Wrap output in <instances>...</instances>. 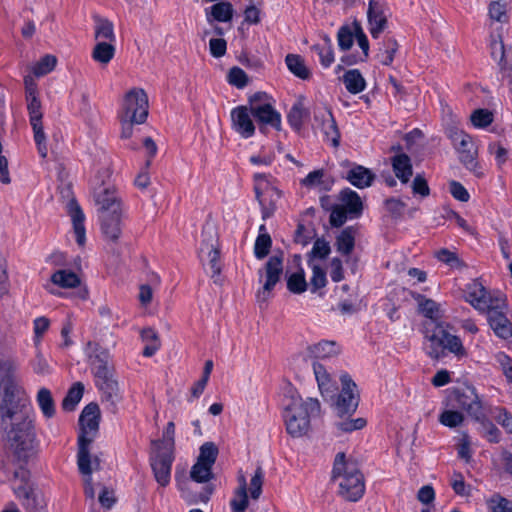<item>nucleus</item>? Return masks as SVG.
<instances>
[{
	"instance_id": "nucleus-1",
	"label": "nucleus",
	"mask_w": 512,
	"mask_h": 512,
	"mask_svg": "<svg viewBox=\"0 0 512 512\" xmlns=\"http://www.w3.org/2000/svg\"><path fill=\"white\" fill-rule=\"evenodd\" d=\"M7 396L0 402L1 425L6 433L10 449L19 460H28L38 449L35 431V415L22 400Z\"/></svg>"
},
{
	"instance_id": "nucleus-2",
	"label": "nucleus",
	"mask_w": 512,
	"mask_h": 512,
	"mask_svg": "<svg viewBox=\"0 0 512 512\" xmlns=\"http://www.w3.org/2000/svg\"><path fill=\"white\" fill-rule=\"evenodd\" d=\"M99 420L100 409L96 403L85 406L79 418L81 433L78 437L77 464L84 478L85 495L92 500L96 495L92 473L99 468V460L97 457H91L89 446L98 433Z\"/></svg>"
},
{
	"instance_id": "nucleus-3",
	"label": "nucleus",
	"mask_w": 512,
	"mask_h": 512,
	"mask_svg": "<svg viewBox=\"0 0 512 512\" xmlns=\"http://www.w3.org/2000/svg\"><path fill=\"white\" fill-rule=\"evenodd\" d=\"M319 414L320 403L317 399L308 397L303 400L300 396H292L284 411L287 432L293 437L306 434L310 420Z\"/></svg>"
},
{
	"instance_id": "nucleus-4",
	"label": "nucleus",
	"mask_w": 512,
	"mask_h": 512,
	"mask_svg": "<svg viewBox=\"0 0 512 512\" xmlns=\"http://www.w3.org/2000/svg\"><path fill=\"white\" fill-rule=\"evenodd\" d=\"M332 480L338 483L340 495L349 501H358L364 494L363 476L352 462H347L344 453L335 456Z\"/></svg>"
},
{
	"instance_id": "nucleus-5",
	"label": "nucleus",
	"mask_w": 512,
	"mask_h": 512,
	"mask_svg": "<svg viewBox=\"0 0 512 512\" xmlns=\"http://www.w3.org/2000/svg\"><path fill=\"white\" fill-rule=\"evenodd\" d=\"M174 435L175 425L168 422L162 440L153 441L154 454L150 458L154 478L157 483L166 487L170 483L171 468L174 461Z\"/></svg>"
},
{
	"instance_id": "nucleus-6",
	"label": "nucleus",
	"mask_w": 512,
	"mask_h": 512,
	"mask_svg": "<svg viewBox=\"0 0 512 512\" xmlns=\"http://www.w3.org/2000/svg\"><path fill=\"white\" fill-rule=\"evenodd\" d=\"M85 354L88 357L98 388L110 397L116 395L118 383L113 377L108 350L102 348L98 343L88 342L85 347Z\"/></svg>"
},
{
	"instance_id": "nucleus-7",
	"label": "nucleus",
	"mask_w": 512,
	"mask_h": 512,
	"mask_svg": "<svg viewBox=\"0 0 512 512\" xmlns=\"http://www.w3.org/2000/svg\"><path fill=\"white\" fill-rule=\"evenodd\" d=\"M445 131L459 155L460 162L476 176L481 177L483 172L477 161L478 149L472 137L455 123L447 125Z\"/></svg>"
},
{
	"instance_id": "nucleus-8",
	"label": "nucleus",
	"mask_w": 512,
	"mask_h": 512,
	"mask_svg": "<svg viewBox=\"0 0 512 512\" xmlns=\"http://www.w3.org/2000/svg\"><path fill=\"white\" fill-rule=\"evenodd\" d=\"M25 94L29 120L34 132V140L41 157L47 156L46 136L42 125L41 102L38 98L37 86L32 77L27 76L24 79Z\"/></svg>"
},
{
	"instance_id": "nucleus-9",
	"label": "nucleus",
	"mask_w": 512,
	"mask_h": 512,
	"mask_svg": "<svg viewBox=\"0 0 512 512\" xmlns=\"http://www.w3.org/2000/svg\"><path fill=\"white\" fill-rule=\"evenodd\" d=\"M424 348L427 355L433 359L443 358L446 352L458 358L466 355L461 339L441 327H437L431 335L426 336Z\"/></svg>"
},
{
	"instance_id": "nucleus-10",
	"label": "nucleus",
	"mask_w": 512,
	"mask_h": 512,
	"mask_svg": "<svg viewBox=\"0 0 512 512\" xmlns=\"http://www.w3.org/2000/svg\"><path fill=\"white\" fill-rule=\"evenodd\" d=\"M340 203L332 208L330 223L333 226H342L348 218L361 215L363 203L359 194L350 188L343 189L339 194Z\"/></svg>"
},
{
	"instance_id": "nucleus-11",
	"label": "nucleus",
	"mask_w": 512,
	"mask_h": 512,
	"mask_svg": "<svg viewBox=\"0 0 512 512\" xmlns=\"http://www.w3.org/2000/svg\"><path fill=\"white\" fill-rule=\"evenodd\" d=\"M465 298L480 312H485L489 308L505 306V297L501 292L489 293L482 282L477 279L466 285Z\"/></svg>"
},
{
	"instance_id": "nucleus-12",
	"label": "nucleus",
	"mask_w": 512,
	"mask_h": 512,
	"mask_svg": "<svg viewBox=\"0 0 512 512\" xmlns=\"http://www.w3.org/2000/svg\"><path fill=\"white\" fill-rule=\"evenodd\" d=\"M283 274V259L280 256H271L263 269L258 271L259 282L262 287L257 291L256 298L259 303H266L272 296V291L280 281Z\"/></svg>"
},
{
	"instance_id": "nucleus-13",
	"label": "nucleus",
	"mask_w": 512,
	"mask_h": 512,
	"mask_svg": "<svg viewBox=\"0 0 512 512\" xmlns=\"http://www.w3.org/2000/svg\"><path fill=\"white\" fill-rule=\"evenodd\" d=\"M489 48L491 57L495 62H497L503 77L511 86L512 92V47L504 45L502 39V28L496 27L492 31L490 35Z\"/></svg>"
},
{
	"instance_id": "nucleus-14",
	"label": "nucleus",
	"mask_w": 512,
	"mask_h": 512,
	"mask_svg": "<svg viewBox=\"0 0 512 512\" xmlns=\"http://www.w3.org/2000/svg\"><path fill=\"white\" fill-rule=\"evenodd\" d=\"M120 116L126 117L128 121L142 124L148 116V97L141 88H133L124 97Z\"/></svg>"
},
{
	"instance_id": "nucleus-15",
	"label": "nucleus",
	"mask_w": 512,
	"mask_h": 512,
	"mask_svg": "<svg viewBox=\"0 0 512 512\" xmlns=\"http://www.w3.org/2000/svg\"><path fill=\"white\" fill-rule=\"evenodd\" d=\"M450 402L454 408L466 411L469 416L477 421L484 418L481 400L473 386L465 385L456 388L452 393Z\"/></svg>"
},
{
	"instance_id": "nucleus-16",
	"label": "nucleus",
	"mask_w": 512,
	"mask_h": 512,
	"mask_svg": "<svg viewBox=\"0 0 512 512\" xmlns=\"http://www.w3.org/2000/svg\"><path fill=\"white\" fill-rule=\"evenodd\" d=\"M266 99V93H256L252 96L250 98L251 113L259 123L279 129L281 116L270 103L265 101Z\"/></svg>"
},
{
	"instance_id": "nucleus-17",
	"label": "nucleus",
	"mask_w": 512,
	"mask_h": 512,
	"mask_svg": "<svg viewBox=\"0 0 512 512\" xmlns=\"http://www.w3.org/2000/svg\"><path fill=\"white\" fill-rule=\"evenodd\" d=\"M255 192L262 207V217L264 219L271 217L276 209V202L281 197V192L270 185L264 175H256Z\"/></svg>"
},
{
	"instance_id": "nucleus-18",
	"label": "nucleus",
	"mask_w": 512,
	"mask_h": 512,
	"mask_svg": "<svg viewBox=\"0 0 512 512\" xmlns=\"http://www.w3.org/2000/svg\"><path fill=\"white\" fill-rule=\"evenodd\" d=\"M340 381L342 389L335 402V407L339 414H349L354 412L358 406L357 386L348 374H342Z\"/></svg>"
},
{
	"instance_id": "nucleus-19",
	"label": "nucleus",
	"mask_w": 512,
	"mask_h": 512,
	"mask_svg": "<svg viewBox=\"0 0 512 512\" xmlns=\"http://www.w3.org/2000/svg\"><path fill=\"white\" fill-rule=\"evenodd\" d=\"M388 8L377 0H369L367 19L368 30L371 36L376 39L387 28L388 24Z\"/></svg>"
},
{
	"instance_id": "nucleus-20",
	"label": "nucleus",
	"mask_w": 512,
	"mask_h": 512,
	"mask_svg": "<svg viewBox=\"0 0 512 512\" xmlns=\"http://www.w3.org/2000/svg\"><path fill=\"white\" fill-rule=\"evenodd\" d=\"M95 203L101 214L120 213V202L116 195V191L110 185H105L102 181L101 185L96 182L93 188Z\"/></svg>"
},
{
	"instance_id": "nucleus-21",
	"label": "nucleus",
	"mask_w": 512,
	"mask_h": 512,
	"mask_svg": "<svg viewBox=\"0 0 512 512\" xmlns=\"http://www.w3.org/2000/svg\"><path fill=\"white\" fill-rule=\"evenodd\" d=\"M252 116L251 108L247 106H237L230 112L232 129L245 139L252 137L255 133Z\"/></svg>"
},
{
	"instance_id": "nucleus-22",
	"label": "nucleus",
	"mask_w": 512,
	"mask_h": 512,
	"mask_svg": "<svg viewBox=\"0 0 512 512\" xmlns=\"http://www.w3.org/2000/svg\"><path fill=\"white\" fill-rule=\"evenodd\" d=\"M14 491L27 510L31 512H46V501L43 495L36 491L30 484L25 483L15 486Z\"/></svg>"
},
{
	"instance_id": "nucleus-23",
	"label": "nucleus",
	"mask_w": 512,
	"mask_h": 512,
	"mask_svg": "<svg viewBox=\"0 0 512 512\" xmlns=\"http://www.w3.org/2000/svg\"><path fill=\"white\" fill-rule=\"evenodd\" d=\"M15 363L11 359H0V389L3 390V396L0 402H4L7 396H13V400H21L20 389L13 382V372Z\"/></svg>"
},
{
	"instance_id": "nucleus-24",
	"label": "nucleus",
	"mask_w": 512,
	"mask_h": 512,
	"mask_svg": "<svg viewBox=\"0 0 512 512\" xmlns=\"http://www.w3.org/2000/svg\"><path fill=\"white\" fill-rule=\"evenodd\" d=\"M316 127L321 130L327 141H330L334 147L339 145L340 133L336 122L330 111L321 109L314 115Z\"/></svg>"
},
{
	"instance_id": "nucleus-25",
	"label": "nucleus",
	"mask_w": 512,
	"mask_h": 512,
	"mask_svg": "<svg viewBox=\"0 0 512 512\" xmlns=\"http://www.w3.org/2000/svg\"><path fill=\"white\" fill-rule=\"evenodd\" d=\"M486 312L488 313L489 325L494 333L504 340L511 338L512 325L500 308H489Z\"/></svg>"
},
{
	"instance_id": "nucleus-26",
	"label": "nucleus",
	"mask_w": 512,
	"mask_h": 512,
	"mask_svg": "<svg viewBox=\"0 0 512 512\" xmlns=\"http://www.w3.org/2000/svg\"><path fill=\"white\" fill-rule=\"evenodd\" d=\"M67 211L69 216L71 217L73 224V231L75 235V239L77 244L82 247L86 242V231L84 226L85 216L75 200H70L67 203Z\"/></svg>"
},
{
	"instance_id": "nucleus-27",
	"label": "nucleus",
	"mask_w": 512,
	"mask_h": 512,
	"mask_svg": "<svg viewBox=\"0 0 512 512\" xmlns=\"http://www.w3.org/2000/svg\"><path fill=\"white\" fill-rule=\"evenodd\" d=\"M205 18L209 25L216 22H230L233 18L234 9L230 2L219 1L204 9Z\"/></svg>"
},
{
	"instance_id": "nucleus-28",
	"label": "nucleus",
	"mask_w": 512,
	"mask_h": 512,
	"mask_svg": "<svg viewBox=\"0 0 512 512\" xmlns=\"http://www.w3.org/2000/svg\"><path fill=\"white\" fill-rule=\"evenodd\" d=\"M340 353V346L334 341L323 340L306 348L307 357L314 361L330 359Z\"/></svg>"
},
{
	"instance_id": "nucleus-29",
	"label": "nucleus",
	"mask_w": 512,
	"mask_h": 512,
	"mask_svg": "<svg viewBox=\"0 0 512 512\" xmlns=\"http://www.w3.org/2000/svg\"><path fill=\"white\" fill-rule=\"evenodd\" d=\"M345 178L353 186L364 189L372 185L375 175L370 169L354 164L347 170Z\"/></svg>"
},
{
	"instance_id": "nucleus-30",
	"label": "nucleus",
	"mask_w": 512,
	"mask_h": 512,
	"mask_svg": "<svg viewBox=\"0 0 512 512\" xmlns=\"http://www.w3.org/2000/svg\"><path fill=\"white\" fill-rule=\"evenodd\" d=\"M35 400L45 419H52L56 415V403L48 388L41 387L37 391Z\"/></svg>"
},
{
	"instance_id": "nucleus-31",
	"label": "nucleus",
	"mask_w": 512,
	"mask_h": 512,
	"mask_svg": "<svg viewBox=\"0 0 512 512\" xmlns=\"http://www.w3.org/2000/svg\"><path fill=\"white\" fill-rule=\"evenodd\" d=\"M315 379L322 396H328L334 389V382L326 367L319 361L312 364Z\"/></svg>"
},
{
	"instance_id": "nucleus-32",
	"label": "nucleus",
	"mask_w": 512,
	"mask_h": 512,
	"mask_svg": "<svg viewBox=\"0 0 512 512\" xmlns=\"http://www.w3.org/2000/svg\"><path fill=\"white\" fill-rule=\"evenodd\" d=\"M415 300L417 301L419 312L426 318L437 321L443 316L444 310L441 304L420 294L415 296Z\"/></svg>"
},
{
	"instance_id": "nucleus-33",
	"label": "nucleus",
	"mask_w": 512,
	"mask_h": 512,
	"mask_svg": "<svg viewBox=\"0 0 512 512\" xmlns=\"http://www.w3.org/2000/svg\"><path fill=\"white\" fill-rule=\"evenodd\" d=\"M391 163L396 177L402 183H407L412 176V164L409 156L404 153L397 154L391 159Z\"/></svg>"
},
{
	"instance_id": "nucleus-34",
	"label": "nucleus",
	"mask_w": 512,
	"mask_h": 512,
	"mask_svg": "<svg viewBox=\"0 0 512 512\" xmlns=\"http://www.w3.org/2000/svg\"><path fill=\"white\" fill-rule=\"evenodd\" d=\"M100 219L103 234L111 240H116L121 233L120 213L101 214Z\"/></svg>"
},
{
	"instance_id": "nucleus-35",
	"label": "nucleus",
	"mask_w": 512,
	"mask_h": 512,
	"mask_svg": "<svg viewBox=\"0 0 512 512\" xmlns=\"http://www.w3.org/2000/svg\"><path fill=\"white\" fill-rule=\"evenodd\" d=\"M343 83L351 94H358L366 88V81L359 70L351 69L344 73Z\"/></svg>"
},
{
	"instance_id": "nucleus-36",
	"label": "nucleus",
	"mask_w": 512,
	"mask_h": 512,
	"mask_svg": "<svg viewBox=\"0 0 512 512\" xmlns=\"http://www.w3.org/2000/svg\"><path fill=\"white\" fill-rule=\"evenodd\" d=\"M51 282L61 288H75L80 284L79 277L72 271L60 269L51 275Z\"/></svg>"
},
{
	"instance_id": "nucleus-37",
	"label": "nucleus",
	"mask_w": 512,
	"mask_h": 512,
	"mask_svg": "<svg viewBox=\"0 0 512 512\" xmlns=\"http://www.w3.org/2000/svg\"><path fill=\"white\" fill-rule=\"evenodd\" d=\"M115 55V47L112 42L99 41L93 48L92 58L94 61L106 65Z\"/></svg>"
},
{
	"instance_id": "nucleus-38",
	"label": "nucleus",
	"mask_w": 512,
	"mask_h": 512,
	"mask_svg": "<svg viewBox=\"0 0 512 512\" xmlns=\"http://www.w3.org/2000/svg\"><path fill=\"white\" fill-rule=\"evenodd\" d=\"M95 39L99 41L114 42L116 37L112 22L107 19L95 17Z\"/></svg>"
},
{
	"instance_id": "nucleus-39",
	"label": "nucleus",
	"mask_w": 512,
	"mask_h": 512,
	"mask_svg": "<svg viewBox=\"0 0 512 512\" xmlns=\"http://www.w3.org/2000/svg\"><path fill=\"white\" fill-rule=\"evenodd\" d=\"M239 484V488L230 502L233 512H244L248 506L246 479L243 475L239 477Z\"/></svg>"
},
{
	"instance_id": "nucleus-40",
	"label": "nucleus",
	"mask_w": 512,
	"mask_h": 512,
	"mask_svg": "<svg viewBox=\"0 0 512 512\" xmlns=\"http://www.w3.org/2000/svg\"><path fill=\"white\" fill-rule=\"evenodd\" d=\"M272 240L270 235L266 232L265 226L261 225L259 228V235L254 244V255L257 259L265 258L271 248Z\"/></svg>"
},
{
	"instance_id": "nucleus-41",
	"label": "nucleus",
	"mask_w": 512,
	"mask_h": 512,
	"mask_svg": "<svg viewBox=\"0 0 512 512\" xmlns=\"http://www.w3.org/2000/svg\"><path fill=\"white\" fill-rule=\"evenodd\" d=\"M141 339L145 342L143 355L145 357L153 356L160 348L158 334L152 328H145L141 331Z\"/></svg>"
},
{
	"instance_id": "nucleus-42",
	"label": "nucleus",
	"mask_w": 512,
	"mask_h": 512,
	"mask_svg": "<svg viewBox=\"0 0 512 512\" xmlns=\"http://www.w3.org/2000/svg\"><path fill=\"white\" fill-rule=\"evenodd\" d=\"M285 61L288 69L295 76L304 80L309 78L310 72L300 56L289 54L286 56Z\"/></svg>"
},
{
	"instance_id": "nucleus-43",
	"label": "nucleus",
	"mask_w": 512,
	"mask_h": 512,
	"mask_svg": "<svg viewBox=\"0 0 512 512\" xmlns=\"http://www.w3.org/2000/svg\"><path fill=\"white\" fill-rule=\"evenodd\" d=\"M84 387L80 382L75 383L63 399L62 407L64 410L71 411L80 402L83 396Z\"/></svg>"
},
{
	"instance_id": "nucleus-44",
	"label": "nucleus",
	"mask_w": 512,
	"mask_h": 512,
	"mask_svg": "<svg viewBox=\"0 0 512 512\" xmlns=\"http://www.w3.org/2000/svg\"><path fill=\"white\" fill-rule=\"evenodd\" d=\"M312 49L318 54L320 62L324 67H329L334 61V54L331 41L325 37L322 44H316Z\"/></svg>"
},
{
	"instance_id": "nucleus-45",
	"label": "nucleus",
	"mask_w": 512,
	"mask_h": 512,
	"mask_svg": "<svg viewBox=\"0 0 512 512\" xmlns=\"http://www.w3.org/2000/svg\"><path fill=\"white\" fill-rule=\"evenodd\" d=\"M287 288L294 294H301L307 289L305 273L302 269L290 274L287 278Z\"/></svg>"
},
{
	"instance_id": "nucleus-46",
	"label": "nucleus",
	"mask_w": 512,
	"mask_h": 512,
	"mask_svg": "<svg viewBox=\"0 0 512 512\" xmlns=\"http://www.w3.org/2000/svg\"><path fill=\"white\" fill-rule=\"evenodd\" d=\"M486 504L491 512H512V501L497 493L488 498Z\"/></svg>"
},
{
	"instance_id": "nucleus-47",
	"label": "nucleus",
	"mask_w": 512,
	"mask_h": 512,
	"mask_svg": "<svg viewBox=\"0 0 512 512\" xmlns=\"http://www.w3.org/2000/svg\"><path fill=\"white\" fill-rule=\"evenodd\" d=\"M200 253H207V257L209 260V266L213 273V275H218L220 273V264H219V251L215 247L214 243L205 244L203 243L200 248Z\"/></svg>"
},
{
	"instance_id": "nucleus-48",
	"label": "nucleus",
	"mask_w": 512,
	"mask_h": 512,
	"mask_svg": "<svg viewBox=\"0 0 512 512\" xmlns=\"http://www.w3.org/2000/svg\"><path fill=\"white\" fill-rule=\"evenodd\" d=\"M488 14L491 21L506 23L508 21L506 3L493 1L489 5Z\"/></svg>"
},
{
	"instance_id": "nucleus-49",
	"label": "nucleus",
	"mask_w": 512,
	"mask_h": 512,
	"mask_svg": "<svg viewBox=\"0 0 512 512\" xmlns=\"http://www.w3.org/2000/svg\"><path fill=\"white\" fill-rule=\"evenodd\" d=\"M337 249L343 254H349L354 248V236L350 228H346L337 237Z\"/></svg>"
},
{
	"instance_id": "nucleus-50",
	"label": "nucleus",
	"mask_w": 512,
	"mask_h": 512,
	"mask_svg": "<svg viewBox=\"0 0 512 512\" xmlns=\"http://www.w3.org/2000/svg\"><path fill=\"white\" fill-rule=\"evenodd\" d=\"M57 63V59L53 55H45L34 66L33 73L36 76H43L51 72Z\"/></svg>"
},
{
	"instance_id": "nucleus-51",
	"label": "nucleus",
	"mask_w": 512,
	"mask_h": 512,
	"mask_svg": "<svg viewBox=\"0 0 512 512\" xmlns=\"http://www.w3.org/2000/svg\"><path fill=\"white\" fill-rule=\"evenodd\" d=\"M212 465L197 461L190 472L191 478L199 483L206 482L211 478Z\"/></svg>"
},
{
	"instance_id": "nucleus-52",
	"label": "nucleus",
	"mask_w": 512,
	"mask_h": 512,
	"mask_svg": "<svg viewBox=\"0 0 512 512\" xmlns=\"http://www.w3.org/2000/svg\"><path fill=\"white\" fill-rule=\"evenodd\" d=\"M309 266L312 269V276L310 281L313 290L323 288L327 283L324 269L320 265L316 264L314 260L309 261Z\"/></svg>"
},
{
	"instance_id": "nucleus-53",
	"label": "nucleus",
	"mask_w": 512,
	"mask_h": 512,
	"mask_svg": "<svg viewBox=\"0 0 512 512\" xmlns=\"http://www.w3.org/2000/svg\"><path fill=\"white\" fill-rule=\"evenodd\" d=\"M307 113L301 103L292 106L288 113V122L296 130H299L303 124Z\"/></svg>"
},
{
	"instance_id": "nucleus-54",
	"label": "nucleus",
	"mask_w": 512,
	"mask_h": 512,
	"mask_svg": "<svg viewBox=\"0 0 512 512\" xmlns=\"http://www.w3.org/2000/svg\"><path fill=\"white\" fill-rule=\"evenodd\" d=\"M383 45L384 48L380 49L378 58L383 65L388 66L394 60V55L397 51V43L394 39H387Z\"/></svg>"
},
{
	"instance_id": "nucleus-55",
	"label": "nucleus",
	"mask_w": 512,
	"mask_h": 512,
	"mask_svg": "<svg viewBox=\"0 0 512 512\" xmlns=\"http://www.w3.org/2000/svg\"><path fill=\"white\" fill-rule=\"evenodd\" d=\"M464 420L463 414L455 410H445L439 417V421L442 425L449 428H454L462 424Z\"/></svg>"
},
{
	"instance_id": "nucleus-56",
	"label": "nucleus",
	"mask_w": 512,
	"mask_h": 512,
	"mask_svg": "<svg viewBox=\"0 0 512 512\" xmlns=\"http://www.w3.org/2000/svg\"><path fill=\"white\" fill-rule=\"evenodd\" d=\"M472 124L476 128H485L493 121V114L487 109H477L470 116Z\"/></svg>"
},
{
	"instance_id": "nucleus-57",
	"label": "nucleus",
	"mask_w": 512,
	"mask_h": 512,
	"mask_svg": "<svg viewBox=\"0 0 512 512\" xmlns=\"http://www.w3.org/2000/svg\"><path fill=\"white\" fill-rule=\"evenodd\" d=\"M324 172L322 170H315L310 172L302 181V185L307 188L327 189L324 180Z\"/></svg>"
},
{
	"instance_id": "nucleus-58",
	"label": "nucleus",
	"mask_w": 512,
	"mask_h": 512,
	"mask_svg": "<svg viewBox=\"0 0 512 512\" xmlns=\"http://www.w3.org/2000/svg\"><path fill=\"white\" fill-rule=\"evenodd\" d=\"M217 454L218 450L213 443H204L200 448V454L197 461L213 466L216 461Z\"/></svg>"
},
{
	"instance_id": "nucleus-59",
	"label": "nucleus",
	"mask_w": 512,
	"mask_h": 512,
	"mask_svg": "<svg viewBox=\"0 0 512 512\" xmlns=\"http://www.w3.org/2000/svg\"><path fill=\"white\" fill-rule=\"evenodd\" d=\"M227 80L229 84L237 87L238 89H242L248 83V76L243 69L233 67L228 73Z\"/></svg>"
},
{
	"instance_id": "nucleus-60",
	"label": "nucleus",
	"mask_w": 512,
	"mask_h": 512,
	"mask_svg": "<svg viewBox=\"0 0 512 512\" xmlns=\"http://www.w3.org/2000/svg\"><path fill=\"white\" fill-rule=\"evenodd\" d=\"M450 485L457 495L469 496L471 493V488L465 483L464 477L461 473H453L450 479Z\"/></svg>"
},
{
	"instance_id": "nucleus-61",
	"label": "nucleus",
	"mask_w": 512,
	"mask_h": 512,
	"mask_svg": "<svg viewBox=\"0 0 512 512\" xmlns=\"http://www.w3.org/2000/svg\"><path fill=\"white\" fill-rule=\"evenodd\" d=\"M50 326V321L48 318L41 316L37 317L33 321V331H34V343L35 345H39L41 343L43 335L47 332Z\"/></svg>"
},
{
	"instance_id": "nucleus-62",
	"label": "nucleus",
	"mask_w": 512,
	"mask_h": 512,
	"mask_svg": "<svg viewBox=\"0 0 512 512\" xmlns=\"http://www.w3.org/2000/svg\"><path fill=\"white\" fill-rule=\"evenodd\" d=\"M436 258L449 265L452 268H457L462 265L460 259L458 258L457 254L453 251H450L448 249H440L435 253Z\"/></svg>"
},
{
	"instance_id": "nucleus-63",
	"label": "nucleus",
	"mask_w": 512,
	"mask_h": 512,
	"mask_svg": "<svg viewBox=\"0 0 512 512\" xmlns=\"http://www.w3.org/2000/svg\"><path fill=\"white\" fill-rule=\"evenodd\" d=\"M488 151L494 156L498 167H502L508 159V151L499 143H490Z\"/></svg>"
},
{
	"instance_id": "nucleus-64",
	"label": "nucleus",
	"mask_w": 512,
	"mask_h": 512,
	"mask_svg": "<svg viewBox=\"0 0 512 512\" xmlns=\"http://www.w3.org/2000/svg\"><path fill=\"white\" fill-rule=\"evenodd\" d=\"M209 51L215 58H220L227 51V43L223 38H211L209 41Z\"/></svg>"
}]
</instances>
